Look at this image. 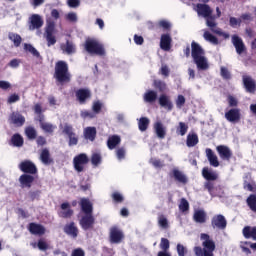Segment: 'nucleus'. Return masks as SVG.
<instances>
[{
	"label": "nucleus",
	"mask_w": 256,
	"mask_h": 256,
	"mask_svg": "<svg viewBox=\"0 0 256 256\" xmlns=\"http://www.w3.org/2000/svg\"><path fill=\"white\" fill-rule=\"evenodd\" d=\"M202 175L206 181H217L219 174L209 168H203Z\"/></svg>",
	"instance_id": "22"
},
{
	"label": "nucleus",
	"mask_w": 256,
	"mask_h": 256,
	"mask_svg": "<svg viewBox=\"0 0 256 256\" xmlns=\"http://www.w3.org/2000/svg\"><path fill=\"white\" fill-rule=\"evenodd\" d=\"M33 181H35V177L29 175V174H23L19 178V183L23 189L25 188H31V185L33 184Z\"/></svg>",
	"instance_id": "18"
},
{
	"label": "nucleus",
	"mask_w": 256,
	"mask_h": 256,
	"mask_svg": "<svg viewBox=\"0 0 256 256\" xmlns=\"http://www.w3.org/2000/svg\"><path fill=\"white\" fill-rule=\"evenodd\" d=\"M203 38L205 41H208V43H211L212 45H219V40L217 37H215L211 32L204 30Z\"/></svg>",
	"instance_id": "38"
},
{
	"label": "nucleus",
	"mask_w": 256,
	"mask_h": 256,
	"mask_svg": "<svg viewBox=\"0 0 256 256\" xmlns=\"http://www.w3.org/2000/svg\"><path fill=\"white\" fill-rule=\"evenodd\" d=\"M97 136V129L95 127H87L84 129V137L88 139V141H95V137Z\"/></svg>",
	"instance_id": "29"
},
{
	"label": "nucleus",
	"mask_w": 256,
	"mask_h": 256,
	"mask_svg": "<svg viewBox=\"0 0 256 256\" xmlns=\"http://www.w3.org/2000/svg\"><path fill=\"white\" fill-rule=\"evenodd\" d=\"M80 226L84 231H88V229H93V225H95V218L93 214H80Z\"/></svg>",
	"instance_id": "7"
},
{
	"label": "nucleus",
	"mask_w": 256,
	"mask_h": 256,
	"mask_svg": "<svg viewBox=\"0 0 256 256\" xmlns=\"http://www.w3.org/2000/svg\"><path fill=\"white\" fill-rule=\"evenodd\" d=\"M204 186L210 195H215V184L213 182L207 181Z\"/></svg>",
	"instance_id": "57"
},
{
	"label": "nucleus",
	"mask_w": 256,
	"mask_h": 256,
	"mask_svg": "<svg viewBox=\"0 0 256 256\" xmlns=\"http://www.w3.org/2000/svg\"><path fill=\"white\" fill-rule=\"evenodd\" d=\"M212 227L214 229H225L227 227V220L223 215H216L212 218Z\"/></svg>",
	"instance_id": "13"
},
{
	"label": "nucleus",
	"mask_w": 256,
	"mask_h": 256,
	"mask_svg": "<svg viewBox=\"0 0 256 256\" xmlns=\"http://www.w3.org/2000/svg\"><path fill=\"white\" fill-rule=\"evenodd\" d=\"M87 163H89V156L85 153L78 154L73 158L74 169L77 173H83Z\"/></svg>",
	"instance_id": "6"
},
{
	"label": "nucleus",
	"mask_w": 256,
	"mask_h": 256,
	"mask_svg": "<svg viewBox=\"0 0 256 256\" xmlns=\"http://www.w3.org/2000/svg\"><path fill=\"white\" fill-rule=\"evenodd\" d=\"M200 239L202 241L203 249L199 246L194 248L196 256H213L215 251V242L211 239L208 234H201Z\"/></svg>",
	"instance_id": "2"
},
{
	"label": "nucleus",
	"mask_w": 256,
	"mask_h": 256,
	"mask_svg": "<svg viewBox=\"0 0 256 256\" xmlns=\"http://www.w3.org/2000/svg\"><path fill=\"white\" fill-rule=\"evenodd\" d=\"M241 23H242L241 18L230 17L229 24H230V27H232L233 29H237V27H241Z\"/></svg>",
	"instance_id": "50"
},
{
	"label": "nucleus",
	"mask_w": 256,
	"mask_h": 256,
	"mask_svg": "<svg viewBox=\"0 0 256 256\" xmlns=\"http://www.w3.org/2000/svg\"><path fill=\"white\" fill-rule=\"evenodd\" d=\"M159 105H161L164 109H167V111H172L173 109V102H171V99H169V96L162 94L159 97Z\"/></svg>",
	"instance_id": "24"
},
{
	"label": "nucleus",
	"mask_w": 256,
	"mask_h": 256,
	"mask_svg": "<svg viewBox=\"0 0 256 256\" xmlns=\"http://www.w3.org/2000/svg\"><path fill=\"white\" fill-rule=\"evenodd\" d=\"M91 163L92 165H94V167H97V165H101V153H93L91 157Z\"/></svg>",
	"instance_id": "48"
},
{
	"label": "nucleus",
	"mask_w": 256,
	"mask_h": 256,
	"mask_svg": "<svg viewBox=\"0 0 256 256\" xmlns=\"http://www.w3.org/2000/svg\"><path fill=\"white\" fill-rule=\"evenodd\" d=\"M179 210L182 213H187L189 211V201L187 199L182 198L179 204Z\"/></svg>",
	"instance_id": "49"
},
{
	"label": "nucleus",
	"mask_w": 256,
	"mask_h": 256,
	"mask_svg": "<svg viewBox=\"0 0 256 256\" xmlns=\"http://www.w3.org/2000/svg\"><path fill=\"white\" fill-rule=\"evenodd\" d=\"M172 177L175 181H178V183H187V175H185L183 171L179 170V168H174L172 170Z\"/></svg>",
	"instance_id": "21"
},
{
	"label": "nucleus",
	"mask_w": 256,
	"mask_h": 256,
	"mask_svg": "<svg viewBox=\"0 0 256 256\" xmlns=\"http://www.w3.org/2000/svg\"><path fill=\"white\" fill-rule=\"evenodd\" d=\"M125 154H126L125 148H118L116 150V156L118 161H123V159H125Z\"/></svg>",
	"instance_id": "61"
},
{
	"label": "nucleus",
	"mask_w": 256,
	"mask_h": 256,
	"mask_svg": "<svg viewBox=\"0 0 256 256\" xmlns=\"http://www.w3.org/2000/svg\"><path fill=\"white\" fill-rule=\"evenodd\" d=\"M76 99L79 101L80 105H85V103L91 99V90L79 89L76 91Z\"/></svg>",
	"instance_id": "10"
},
{
	"label": "nucleus",
	"mask_w": 256,
	"mask_h": 256,
	"mask_svg": "<svg viewBox=\"0 0 256 256\" xmlns=\"http://www.w3.org/2000/svg\"><path fill=\"white\" fill-rule=\"evenodd\" d=\"M243 83L248 93H255V81L249 76L243 77Z\"/></svg>",
	"instance_id": "26"
},
{
	"label": "nucleus",
	"mask_w": 256,
	"mask_h": 256,
	"mask_svg": "<svg viewBox=\"0 0 256 256\" xmlns=\"http://www.w3.org/2000/svg\"><path fill=\"white\" fill-rule=\"evenodd\" d=\"M8 39L13 43L14 47H20L23 41V38H21V35L13 32H10L8 34Z\"/></svg>",
	"instance_id": "31"
},
{
	"label": "nucleus",
	"mask_w": 256,
	"mask_h": 256,
	"mask_svg": "<svg viewBox=\"0 0 256 256\" xmlns=\"http://www.w3.org/2000/svg\"><path fill=\"white\" fill-rule=\"evenodd\" d=\"M187 131H189V126L185 122H179L176 127V133L181 137H185V135H187Z\"/></svg>",
	"instance_id": "37"
},
{
	"label": "nucleus",
	"mask_w": 256,
	"mask_h": 256,
	"mask_svg": "<svg viewBox=\"0 0 256 256\" xmlns=\"http://www.w3.org/2000/svg\"><path fill=\"white\" fill-rule=\"evenodd\" d=\"M11 121L14 125H17V127H21V125L25 123V117L19 113H12Z\"/></svg>",
	"instance_id": "35"
},
{
	"label": "nucleus",
	"mask_w": 256,
	"mask_h": 256,
	"mask_svg": "<svg viewBox=\"0 0 256 256\" xmlns=\"http://www.w3.org/2000/svg\"><path fill=\"white\" fill-rule=\"evenodd\" d=\"M243 235L246 239H254V241H256V227H249V226H246L244 229H243Z\"/></svg>",
	"instance_id": "34"
},
{
	"label": "nucleus",
	"mask_w": 256,
	"mask_h": 256,
	"mask_svg": "<svg viewBox=\"0 0 256 256\" xmlns=\"http://www.w3.org/2000/svg\"><path fill=\"white\" fill-rule=\"evenodd\" d=\"M191 55L198 71L209 69V60L205 57V50L195 41L191 43Z\"/></svg>",
	"instance_id": "1"
},
{
	"label": "nucleus",
	"mask_w": 256,
	"mask_h": 256,
	"mask_svg": "<svg viewBox=\"0 0 256 256\" xmlns=\"http://www.w3.org/2000/svg\"><path fill=\"white\" fill-rule=\"evenodd\" d=\"M80 115L83 119H95L97 117V114L89 110H82Z\"/></svg>",
	"instance_id": "51"
},
{
	"label": "nucleus",
	"mask_w": 256,
	"mask_h": 256,
	"mask_svg": "<svg viewBox=\"0 0 256 256\" xmlns=\"http://www.w3.org/2000/svg\"><path fill=\"white\" fill-rule=\"evenodd\" d=\"M232 45H234L238 55H242L245 51V43H243V39L237 35L232 36Z\"/></svg>",
	"instance_id": "15"
},
{
	"label": "nucleus",
	"mask_w": 256,
	"mask_h": 256,
	"mask_svg": "<svg viewBox=\"0 0 256 256\" xmlns=\"http://www.w3.org/2000/svg\"><path fill=\"white\" fill-rule=\"evenodd\" d=\"M19 168L23 171V173H30V175H34V173H37V167L31 161L22 162L19 165Z\"/></svg>",
	"instance_id": "17"
},
{
	"label": "nucleus",
	"mask_w": 256,
	"mask_h": 256,
	"mask_svg": "<svg viewBox=\"0 0 256 256\" xmlns=\"http://www.w3.org/2000/svg\"><path fill=\"white\" fill-rule=\"evenodd\" d=\"M66 20L69 21L70 23H77V13L75 12H70L65 15Z\"/></svg>",
	"instance_id": "60"
},
{
	"label": "nucleus",
	"mask_w": 256,
	"mask_h": 256,
	"mask_svg": "<svg viewBox=\"0 0 256 256\" xmlns=\"http://www.w3.org/2000/svg\"><path fill=\"white\" fill-rule=\"evenodd\" d=\"M247 203L252 211H256V195H250L247 199Z\"/></svg>",
	"instance_id": "54"
},
{
	"label": "nucleus",
	"mask_w": 256,
	"mask_h": 256,
	"mask_svg": "<svg viewBox=\"0 0 256 256\" xmlns=\"http://www.w3.org/2000/svg\"><path fill=\"white\" fill-rule=\"evenodd\" d=\"M199 143V137L195 133H189L186 140L187 147H195Z\"/></svg>",
	"instance_id": "36"
},
{
	"label": "nucleus",
	"mask_w": 256,
	"mask_h": 256,
	"mask_svg": "<svg viewBox=\"0 0 256 256\" xmlns=\"http://www.w3.org/2000/svg\"><path fill=\"white\" fill-rule=\"evenodd\" d=\"M102 108H103V103H101V101L93 102L92 111L95 113V115H99V113H101Z\"/></svg>",
	"instance_id": "53"
},
{
	"label": "nucleus",
	"mask_w": 256,
	"mask_h": 256,
	"mask_svg": "<svg viewBox=\"0 0 256 256\" xmlns=\"http://www.w3.org/2000/svg\"><path fill=\"white\" fill-rule=\"evenodd\" d=\"M11 143L14 147H22L23 146V137L19 134H14L11 139Z\"/></svg>",
	"instance_id": "45"
},
{
	"label": "nucleus",
	"mask_w": 256,
	"mask_h": 256,
	"mask_svg": "<svg viewBox=\"0 0 256 256\" xmlns=\"http://www.w3.org/2000/svg\"><path fill=\"white\" fill-rule=\"evenodd\" d=\"M143 99L145 103H153L157 101V92L153 90H148L144 93Z\"/></svg>",
	"instance_id": "33"
},
{
	"label": "nucleus",
	"mask_w": 256,
	"mask_h": 256,
	"mask_svg": "<svg viewBox=\"0 0 256 256\" xmlns=\"http://www.w3.org/2000/svg\"><path fill=\"white\" fill-rule=\"evenodd\" d=\"M40 127L45 131V133H53L57 129V126L49 123V122H43V120L40 119Z\"/></svg>",
	"instance_id": "39"
},
{
	"label": "nucleus",
	"mask_w": 256,
	"mask_h": 256,
	"mask_svg": "<svg viewBox=\"0 0 256 256\" xmlns=\"http://www.w3.org/2000/svg\"><path fill=\"white\" fill-rule=\"evenodd\" d=\"M160 248L167 252V250L169 249V240L167 238H162L161 242H160Z\"/></svg>",
	"instance_id": "62"
},
{
	"label": "nucleus",
	"mask_w": 256,
	"mask_h": 256,
	"mask_svg": "<svg viewBox=\"0 0 256 256\" xmlns=\"http://www.w3.org/2000/svg\"><path fill=\"white\" fill-rule=\"evenodd\" d=\"M32 247H38L40 251H47L49 249V244L44 239H40L38 243H32Z\"/></svg>",
	"instance_id": "43"
},
{
	"label": "nucleus",
	"mask_w": 256,
	"mask_h": 256,
	"mask_svg": "<svg viewBox=\"0 0 256 256\" xmlns=\"http://www.w3.org/2000/svg\"><path fill=\"white\" fill-rule=\"evenodd\" d=\"M25 133L28 139H35V137H37V132L34 130L33 127L26 128Z\"/></svg>",
	"instance_id": "56"
},
{
	"label": "nucleus",
	"mask_w": 256,
	"mask_h": 256,
	"mask_svg": "<svg viewBox=\"0 0 256 256\" xmlns=\"http://www.w3.org/2000/svg\"><path fill=\"white\" fill-rule=\"evenodd\" d=\"M158 226L160 227V229H169V220L167 219V217L160 215L158 217Z\"/></svg>",
	"instance_id": "44"
},
{
	"label": "nucleus",
	"mask_w": 256,
	"mask_h": 256,
	"mask_svg": "<svg viewBox=\"0 0 256 256\" xmlns=\"http://www.w3.org/2000/svg\"><path fill=\"white\" fill-rule=\"evenodd\" d=\"M81 215H93V203L87 198L80 200Z\"/></svg>",
	"instance_id": "9"
},
{
	"label": "nucleus",
	"mask_w": 256,
	"mask_h": 256,
	"mask_svg": "<svg viewBox=\"0 0 256 256\" xmlns=\"http://www.w3.org/2000/svg\"><path fill=\"white\" fill-rule=\"evenodd\" d=\"M193 219L196 223H205L207 214L203 210H195Z\"/></svg>",
	"instance_id": "30"
},
{
	"label": "nucleus",
	"mask_w": 256,
	"mask_h": 256,
	"mask_svg": "<svg viewBox=\"0 0 256 256\" xmlns=\"http://www.w3.org/2000/svg\"><path fill=\"white\" fill-rule=\"evenodd\" d=\"M85 51L90 55H99L103 57L105 55V48L103 44L95 39H87L84 44Z\"/></svg>",
	"instance_id": "4"
},
{
	"label": "nucleus",
	"mask_w": 256,
	"mask_h": 256,
	"mask_svg": "<svg viewBox=\"0 0 256 256\" xmlns=\"http://www.w3.org/2000/svg\"><path fill=\"white\" fill-rule=\"evenodd\" d=\"M177 253L178 256H185L187 253V248L183 244H177Z\"/></svg>",
	"instance_id": "63"
},
{
	"label": "nucleus",
	"mask_w": 256,
	"mask_h": 256,
	"mask_svg": "<svg viewBox=\"0 0 256 256\" xmlns=\"http://www.w3.org/2000/svg\"><path fill=\"white\" fill-rule=\"evenodd\" d=\"M55 77L59 83H69L71 81V74L69 73V66L65 61H59L55 66Z\"/></svg>",
	"instance_id": "3"
},
{
	"label": "nucleus",
	"mask_w": 256,
	"mask_h": 256,
	"mask_svg": "<svg viewBox=\"0 0 256 256\" xmlns=\"http://www.w3.org/2000/svg\"><path fill=\"white\" fill-rule=\"evenodd\" d=\"M206 157L212 167H219V158H217V155H215L211 148L206 149Z\"/></svg>",
	"instance_id": "23"
},
{
	"label": "nucleus",
	"mask_w": 256,
	"mask_h": 256,
	"mask_svg": "<svg viewBox=\"0 0 256 256\" xmlns=\"http://www.w3.org/2000/svg\"><path fill=\"white\" fill-rule=\"evenodd\" d=\"M71 256H85V251L81 248L74 249Z\"/></svg>",
	"instance_id": "64"
},
{
	"label": "nucleus",
	"mask_w": 256,
	"mask_h": 256,
	"mask_svg": "<svg viewBox=\"0 0 256 256\" xmlns=\"http://www.w3.org/2000/svg\"><path fill=\"white\" fill-rule=\"evenodd\" d=\"M40 159H41V161L44 165H49V163H51L49 150L43 149L41 154H40Z\"/></svg>",
	"instance_id": "41"
},
{
	"label": "nucleus",
	"mask_w": 256,
	"mask_h": 256,
	"mask_svg": "<svg viewBox=\"0 0 256 256\" xmlns=\"http://www.w3.org/2000/svg\"><path fill=\"white\" fill-rule=\"evenodd\" d=\"M216 150L218 152L220 159H223V161H229V159H231L233 155V152H231V149L225 145L217 146Z\"/></svg>",
	"instance_id": "12"
},
{
	"label": "nucleus",
	"mask_w": 256,
	"mask_h": 256,
	"mask_svg": "<svg viewBox=\"0 0 256 256\" xmlns=\"http://www.w3.org/2000/svg\"><path fill=\"white\" fill-rule=\"evenodd\" d=\"M171 35L169 34H163L160 39V48L163 51H170L171 49Z\"/></svg>",
	"instance_id": "20"
},
{
	"label": "nucleus",
	"mask_w": 256,
	"mask_h": 256,
	"mask_svg": "<svg viewBox=\"0 0 256 256\" xmlns=\"http://www.w3.org/2000/svg\"><path fill=\"white\" fill-rule=\"evenodd\" d=\"M184 105H185V96L178 95V97L176 99V107H177V109H182Z\"/></svg>",
	"instance_id": "59"
},
{
	"label": "nucleus",
	"mask_w": 256,
	"mask_h": 256,
	"mask_svg": "<svg viewBox=\"0 0 256 256\" xmlns=\"http://www.w3.org/2000/svg\"><path fill=\"white\" fill-rule=\"evenodd\" d=\"M29 231L32 235H45V227L40 224L31 223L29 225Z\"/></svg>",
	"instance_id": "25"
},
{
	"label": "nucleus",
	"mask_w": 256,
	"mask_h": 256,
	"mask_svg": "<svg viewBox=\"0 0 256 256\" xmlns=\"http://www.w3.org/2000/svg\"><path fill=\"white\" fill-rule=\"evenodd\" d=\"M157 25L158 27H161L162 29H164V31L171 29V22L167 20H160L158 21Z\"/></svg>",
	"instance_id": "55"
},
{
	"label": "nucleus",
	"mask_w": 256,
	"mask_h": 256,
	"mask_svg": "<svg viewBox=\"0 0 256 256\" xmlns=\"http://www.w3.org/2000/svg\"><path fill=\"white\" fill-rule=\"evenodd\" d=\"M154 131L158 137V139H165L167 135V127L163 125V122L160 120L154 123Z\"/></svg>",
	"instance_id": "14"
},
{
	"label": "nucleus",
	"mask_w": 256,
	"mask_h": 256,
	"mask_svg": "<svg viewBox=\"0 0 256 256\" xmlns=\"http://www.w3.org/2000/svg\"><path fill=\"white\" fill-rule=\"evenodd\" d=\"M65 233H67V235H70V237H73L75 239V237H77L79 230L75 227V223H70L68 225L65 226L64 228Z\"/></svg>",
	"instance_id": "32"
},
{
	"label": "nucleus",
	"mask_w": 256,
	"mask_h": 256,
	"mask_svg": "<svg viewBox=\"0 0 256 256\" xmlns=\"http://www.w3.org/2000/svg\"><path fill=\"white\" fill-rule=\"evenodd\" d=\"M125 235L123 234V231L117 227L110 228V242L119 244L121 241H123Z\"/></svg>",
	"instance_id": "8"
},
{
	"label": "nucleus",
	"mask_w": 256,
	"mask_h": 256,
	"mask_svg": "<svg viewBox=\"0 0 256 256\" xmlns=\"http://www.w3.org/2000/svg\"><path fill=\"white\" fill-rule=\"evenodd\" d=\"M60 217H64L65 219L71 217L73 215V211L71 209V205L67 202L61 204V211L59 213Z\"/></svg>",
	"instance_id": "27"
},
{
	"label": "nucleus",
	"mask_w": 256,
	"mask_h": 256,
	"mask_svg": "<svg viewBox=\"0 0 256 256\" xmlns=\"http://www.w3.org/2000/svg\"><path fill=\"white\" fill-rule=\"evenodd\" d=\"M121 144V137L119 135H112L108 138L107 145L108 149H115L117 145Z\"/></svg>",
	"instance_id": "28"
},
{
	"label": "nucleus",
	"mask_w": 256,
	"mask_h": 256,
	"mask_svg": "<svg viewBox=\"0 0 256 256\" xmlns=\"http://www.w3.org/2000/svg\"><path fill=\"white\" fill-rule=\"evenodd\" d=\"M138 127L140 131H147V127H149V120L147 117L140 118L138 122Z\"/></svg>",
	"instance_id": "46"
},
{
	"label": "nucleus",
	"mask_w": 256,
	"mask_h": 256,
	"mask_svg": "<svg viewBox=\"0 0 256 256\" xmlns=\"http://www.w3.org/2000/svg\"><path fill=\"white\" fill-rule=\"evenodd\" d=\"M30 20V30L31 31H35V29H41V27H43V17H41V15L39 14H33L32 16H30L29 18Z\"/></svg>",
	"instance_id": "11"
},
{
	"label": "nucleus",
	"mask_w": 256,
	"mask_h": 256,
	"mask_svg": "<svg viewBox=\"0 0 256 256\" xmlns=\"http://www.w3.org/2000/svg\"><path fill=\"white\" fill-rule=\"evenodd\" d=\"M24 49L28 51V53H31L34 57H39V51L33 47L31 44H24Z\"/></svg>",
	"instance_id": "52"
},
{
	"label": "nucleus",
	"mask_w": 256,
	"mask_h": 256,
	"mask_svg": "<svg viewBox=\"0 0 256 256\" xmlns=\"http://www.w3.org/2000/svg\"><path fill=\"white\" fill-rule=\"evenodd\" d=\"M150 163L155 169H163V167H165V162L157 158H151Z\"/></svg>",
	"instance_id": "47"
},
{
	"label": "nucleus",
	"mask_w": 256,
	"mask_h": 256,
	"mask_svg": "<svg viewBox=\"0 0 256 256\" xmlns=\"http://www.w3.org/2000/svg\"><path fill=\"white\" fill-rule=\"evenodd\" d=\"M225 119L230 123H236L241 119V114L239 113V109H231L225 113Z\"/></svg>",
	"instance_id": "19"
},
{
	"label": "nucleus",
	"mask_w": 256,
	"mask_h": 256,
	"mask_svg": "<svg viewBox=\"0 0 256 256\" xmlns=\"http://www.w3.org/2000/svg\"><path fill=\"white\" fill-rule=\"evenodd\" d=\"M154 87L156 89H159V91H165V89H167V85L165 84V82H163L161 80H155Z\"/></svg>",
	"instance_id": "58"
},
{
	"label": "nucleus",
	"mask_w": 256,
	"mask_h": 256,
	"mask_svg": "<svg viewBox=\"0 0 256 256\" xmlns=\"http://www.w3.org/2000/svg\"><path fill=\"white\" fill-rule=\"evenodd\" d=\"M45 33L48 47H51V45H55L57 43V39L53 35V33H55V21H53L51 18L46 19Z\"/></svg>",
	"instance_id": "5"
},
{
	"label": "nucleus",
	"mask_w": 256,
	"mask_h": 256,
	"mask_svg": "<svg viewBox=\"0 0 256 256\" xmlns=\"http://www.w3.org/2000/svg\"><path fill=\"white\" fill-rule=\"evenodd\" d=\"M61 49L62 51L67 53V55H73V53H75L76 51L75 44L69 41H67L66 44L62 45Z\"/></svg>",
	"instance_id": "40"
},
{
	"label": "nucleus",
	"mask_w": 256,
	"mask_h": 256,
	"mask_svg": "<svg viewBox=\"0 0 256 256\" xmlns=\"http://www.w3.org/2000/svg\"><path fill=\"white\" fill-rule=\"evenodd\" d=\"M206 25L209 27V29L212 31V33H215V30H217V22H215V17L209 16L206 18Z\"/></svg>",
	"instance_id": "42"
},
{
	"label": "nucleus",
	"mask_w": 256,
	"mask_h": 256,
	"mask_svg": "<svg viewBox=\"0 0 256 256\" xmlns=\"http://www.w3.org/2000/svg\"><path fill=\"white\" fill-rule=\"evenodd\" d=\"M196 11L198 15H200L201 17H204V19L211 17L213 13V10H211V7H209V5H206V4H198L196 6Z\"/></svg>",
	"instance_id": "16"
}]
</instances>
